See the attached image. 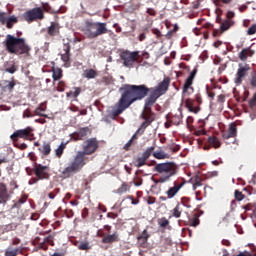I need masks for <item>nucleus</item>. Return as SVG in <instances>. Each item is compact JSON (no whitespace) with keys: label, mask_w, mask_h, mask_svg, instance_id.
<instances>
[{"label":"nucleus","mask_w":256,"mask_h":256,"mask_svg":"<svg viewBox=\"0 0 256 256\" xmlns=\"http://www.w3.org/2000/svg\"><path fill=\"white\" fill-rule=\"evenodd\" d=\"M97 149H99V140L97 138L85 140L82 144V151H78L69 165L60 171L62 177L69 179V177H73L76 173L81 172L83 167L87 165L86 155H93Z\"/></svg>","instance_id":"f257e3e1"},{"label":"nucleus","mask_w":256,"mask_h":256,"mask_svg":"<svg viewBox=\"0 0 256 256\" xmlns=\"http://www.w3.org/2000/svg\"><path fill=\"white\" fill-rule=\"evenodd\" d=\"M147 89L144 86H136L135 84H125L120 88L121 97L118 100L117 109L112 110V117H119L126 109H129L133 103L143 101L147 95Z\"/></svg>","instance_id":"f03ea898"},{"label":"nucleus","mask_w":256,"mask_h":256,"mask_svg":"<svg viewBox=\"0 0 256 256\" xmlns=\"http://www.w3.org/2000/svg\"><path fill=\"white\" fill-rule=\"evenodd\" d=\"M170 85L171 78L169 77H165L163 81L158 83V85L155 88H149L145 84L136 85V87H145L148 90L146 92V95L144 96L145 99V97H147L148 95V97L145 99L144 110H146V115L150 116L151 121H153V115H156L153 112V105L157 103V99H159V97L165 95V93L169 91Z\"/></svg>","instance_id":"7ed1b4c3"},{"label":"nucleus","mask_w":256,"mask_h":256,"mask_svg":"<svg viewBox=\"0 0 256 256\" xmlns=\"http://www.w3.org/2000/svg\"><path fill=\"white\" fill-rule=\"evenodd\" d=\"M153 171L160 175L158 178L153 179V182L156 185H163V183H169L179 173V166L174 162L158 163L154 166Z\"/></svg>","instance_id":"20e7f679"},{"label":"nucleus","mask_w":256,"mask_h":256,"mask_svg":"<svg viewBox=\"0 0 256 256\" xmlns=\"http://www.w3.org/2000/svg\"><path fill=\"white\" fill-rule=\"evenodd\" d=\"M4 45L8 53L12 55H27L31 53V47L25 42V38H17L11 34L6 36Z\"/></svg>","instance_id":"39448f33"},{"label":"nucleus","mask_w":256,"mask_h":256,"mask_svg":"<svg viewBox=\"0 0 256 256\" xmlns=\"http://www.w3.org/2000/svg\"><path fill=\"white\" fill-rule=\"evenodd\" d=\"M82 31L87 39H97V37L105 35V33H109L107 23L104 22L86 21Z\"/></svg>","instance_id":"423d86ee"},{"label":"nucleus","mask_w":256,"mask_h":256,"mask_svg":"<svg viewBox=\"0 0 256 256\" xmlns=\"http://www.w3.org/2000/svg\"><path fill=\"white\" fill-rule=\"evenodd\" d=\"M186 183L187 182L185 181V179L175 180L172 183V186L169 187L167 191H165L166 196L159 197L160 201H167L168 199H174V197H177V195H179V191H181V189L185 187Z\"/></svg>","instance_id":"0eeeda50"},{"label":"nucleus","mask_w":256,"mask_h":256,"mask_svg":"<svg viewBox=\"0 0 256 256\" xmlns=\"http://www.w3.org/2000/svg\"><path fill=\"white\" fill-rule=\"evenodd\" d=\"M11 141L17 143L19 139H24V141H33L35 139V134H33V128L28 126L25 129L16 130L11 136Z\"/></svg>","instance_id":"6e6552de"},{"label":"nucleus","mask_w":256,"mask_h":256,"mask_svg":"<svg viewBox=\"0 0 256 256\" xmlns=\"http://www.w3.org/2000/svg\"><path fill=\"white\" fill-rule=\"evenodd\" d=\"M22 17L24 21L34 23V21H43L45 19V13L41 7H35L24 12Z\"/></svg>","instance_id":"1a4fd4ad"},{"label":"nucleus","mask_w":256,"mask_h":256,"mask_svg":"<svg viewBox=\"0 0 256 256\" xmlns=\"http://www.w3.org/2000/svg\"><path fill=\"white\" fill-rule=\"evenodd\" d=\"M120 59L123 61L124 67H128V69H133L135 67V63L139 61V51H128L125 50L120 54Z\"/></svg>","instance_id":"9d476101"},{"label":"nucleus","mask_w":256,"mask_h":256,"mask_svg":"<svg viewBox=\"0 0 256 256\" xmlns=\"http://www.w3.org/2000/svg\"><path fill=\"white\" fill-rule=\"evenodd\" d=\"M249 71H251V65L247 64V62L239 63L234 83L241 85L245 81V78L249 76Z\"/></svg>","instance_id":"9b49d317"},{"label":"nucleus","mask_w":256,"mask_h":256,"mask_svg":"<svg viewBox=\"0 0 256 256\" xmlns=\"http://www.w3.org/2000/svg\"><path fill=\"white\" fill-rule=\"evenodd\" d=\"M156 114H153V119L151 120V116H147V110H143L141 114V118L144 120V123L140 125L136 133L132 136L130 140L135 141L137 139V135H143L145 133V129L155 121Z\"/></svg>","instance_id":"f8f14e48"},{"label":"nucleus","mask_w":256,"mask_h":256,"mask_svg":"<svg viewBox=\"0 0 256 256\" xmlns=\"http://www.w3.org/2000/svg\"><path fill=\"white\" fill-rule=\"evenodd\" d=\"M51 168L49 166H45L43 164L34 163V175L38 177L41 181L51 179Z\"/></svg>","instance_id":"ddd939ff"},{"label":"nucleus","mask_w":256,"mask_h":256,"mask_svg":"<svg viewBox=\"0 0 256 256\" xmlns=\"http://www.w3.org/2000/svg\"><path fill=\"white\" fill-rule=\"evenodd\" d=\"M197 75V68H194L189 76L186 78L184 85L182 87L183 95H193L195 93V88H193V81H195V77Z\"/></svg>","instance_id":"4468645a"},{"label":"nucleus","mask_w":256,"mask_h":256,"mask_svg":"<svg viewBox=\"0 0 256 256\" xmlns=\"http://www.w3.org/2000/svg\"><path fill=\"white\" fill-rule=\"evenodd\" d=\"M98 236L102 237L101 243H104L105 245H111L113 243H119L121 241V238H119V232L115 231L112 234H104L103 231H98Z\"/></svg>","instance_id":"2eb2a0df"},{"label":"nucleus","mask_w":256,"mask_h":256,"mask_svg":"<svg viewBox=\"0 0 256 256\" xmlns=\"http://www.w3.org/2000/svg\"><path fill=\"white\" fill-rule=\"evenodd\" d=\"M13 194L5 182H0V205H7Z\"/></svg>","instance_id":"dca6fc26"},{"label":"nucleus","mask_w":256,"mask_h":256,"mask_svg":"<svg viewBox=\"0 0 256 256\" xmlns=\"http://www.w3.org/2000/svg\"><path fill=\"white\" fill-rule=\"evenodd\" d=\"M153 151H155V146L148 147L143 153L142 157H138L136 159L135 167H143V165H147V159L153 155Z\"/></svg>","instance_id":"f3484780"},{"label":"nucleus","mask_w":256,"mask_h":256,"mask_svg":"<svg viewBox=\"0 0 256 256\" xmlns=\"http://www.w3.org/2000/svg\"><path fill=\"white\" fill-rule=\"evenodd\" d=\"M63 51L61 60L64 63V67H71V44L69 42L63 44Z\"/></svg>","instance_id":"a211bd4d"},{"label":"nucleus","mask_w":256,"mask_h":256,"mask_svg":"<svg viewBox=\"0 0 256 256\" xmlns=\"http://www.w3.org/2000/svg\"><path fill=\"white\" fill-rule=\"evenodd\" d=\"M91 135V129L89 127L80 128L79 131L72 134L73 141H84Z\"/></svg>","instance_id":"6ab92c4d"},{"label":"nucleus","mask_w":256,"mask_h":256,"mask_svg":"<svg viewBox=\"0 0 256 256\" xmlns=\"http://www.w3.org/2000/svg\"><path fill=\"white\" fill-rule=\"evenodd\" d=\"M149 237H151V234H149L147 229H144L142 233L137 236L139 247H141L142 249H146L147 242L149 241Z\"/></svg>","instance_id":"aec40b11"},{"label":"nucleus","mask_w":256,"mask_h":256,"mask_svg":"<svg viewBox=\"0 0 256 256\" xmlns=\"http://www.w3.org/2000/svg\"><path fill=\"white\" fill-rule=\"evenodd\" d=\"M253 55H255V50L251 49V47H247L238 53V59L245 63L247 59L253 57Z\"/></svg>","instance_id":"412c9836"},{"label":"nucleus","mask_w":256,"mask_h":256,"mask_svg":"<svg viewBox=\"0 0 256 256\" xmlns=\"http://www.w3.org/2000/svg\"><path fill=\"white\" fill-rule=\"evenodd\" d=\"M184 107L188 109L189 113L197 114L201 111V107H199V105H195V101L191 98H187L184 101Z\"/></svg>","instance_id":"4be33fe9"},{"label":"nucleus","mask_w":256,"mask_h":256,"mask_svg":"<svg viewBox=\"0 0 256 256\" xmlns=\"http://www.w3.org/2000/svg\"><path fill=\"white\" fill-rule=\"evenodd\" d=\"M237 137V124L231 123L229 125L228 131L222 133V138L224 140L231 139Z\"/></svg>","instance_id":"5701e85b"},{"label":"nucleus","mask_w":256,"mask_h":256,"mask_svg":"<svg viewBox=\"0 0 256 256\" xmlns=\"http://www.w3.org/2000/svg\"><path fill=\"white\" fill-rule=\"evenodd\" d=\"M166 119L168 121H170V123H172V125H181V123H183V112L181 110H179L178 113L169 116H166Z\"/></svg>","instance_id":"b1692460"},{"label":"nucleus","mask_w":256,"mask_h":256,"mask_svg":"<svg viewBox=\"0 0 256 256\" xmlns=\"http://www.w3.org/2000/svg\"><path fill=\"white\" fill-rule=\"evenodd\" d=\"M61 26L57 22H51L50 26L47 28V33L50 37H55L59 35Z\"/></svg>","instance_id":"393cba45"},{"label":"nucleus","mask_w":256,"mask_h":256,"mask_svg":"<svg viewBox=\"0 0 256 256\" xmlns=\"http://www.w3.org/2000/svg\"><path fill=\"white\" fill-rule=\"evenodd\" d=\"M242 209L245 210L246 214L251 217V219L256 218V206L253 204H247L242 206Z\"/></svg>","instance_id":"a878e982"},{"label":"nucleus","mask_w":256,"mask_h":256,"mask_svg":"<svg viewBox=\"0 0 256 256\" xmlns=\"http://www.w3.org/2000/svg\"><path fill=\"white\" fill-rule=\"evenodd\" d=\"M45 243H48V245H54V242H53V236H48L46 238H44L43 242H40L38 247L39 249H43L44 251H47V249H49V246L45 245Z\"/></svg>","instance_id":"bb28decb"},{"label":"nucleus","mask_w":256,"mask_h":256,"mask_svg":"<svg viewBox=\"0 0 256 256\" xmlns=\"http://www.w3.org/2000/svg\"><path fill=\"white\" fill-rule=\"evenodd\" d=\"M97 75H99V72H97V70L90 68V69H86L83 72V77L85 79H95V77H97Z\"/></svg>","instance_id":"cd10ccee"},{"label":"nucleus","mask_w":256,"mask_h":256,"mask_svg":"<svg viewBox=\"0 0 256 256\" xmlns=\"http://www.w3.org/2000/svg\"><path fill=\"white\" fill-rule=\"evenodd\" d=\"M17 23H19V18H17L15 15H12L6 19V24L4 25H6L7 29H12L14 25H17Z\"/></svg>","instance_id":"c85d7f7f"},{"label":"nucleus","mask_w":256,"mask_h":256,"mask_svg":"<svg viewBox=\"0 0 256 256\" xmlns=\"http://www.w3.org/2000/svg\"><path fill=\"white\" fill-rule=\"evenodd\" d=\"M79 95H81V87H74V91L66 93V97L68 99H74L75 101H77V97H79Z\"/></svg>","instance_id":"c756f323"},{"label":"nucleus","mask_w":256,"mask_h":256,"mask_svg":"<svg viewBox=\"0 0 256 256\" xmlns=\"http://www.w3.org/2000/svg\"><path fill=\"white\" fill-rule=\"evenodd\" d=\"M21 253H22L21 247H16V248L9 247L5 251L4 256H17V255H21Z\"/></svg>","instance_id":"7c9ffc66"},{"label":"nucleus","mask_w":256,"mask_h":256,"mask_svg":"<svg viewBox=\"0 0 256 256\" xmlns=\"http://www.w3.org/2000/svg\"><path fill=\"white\" fill-rule=\"evenodd\" d=\"M53 81H59L63 77V70L59 67L52 68Z\"/></svg>","instance_id":"2f4dec72"},{"label":"nucleus","mask_w":256,"mask_h":256,"mask_svg":"<svg viewBox=\"0 0 256 256\" xmlns=\"http://www.w3.org/2000/svg\"><path fill=\"white\" fill-rule=\"evenodd\" d=\"M208 143L211 145V147H214V149H219L221 147V141L217 136H210L208 137Z\"/></svg>","instance_id":"473e14b6"},{"label":"nucleus","mask_w":256,"mask_h":256,"mask_svg":"<svg viewBox=\"0 0 256 256\" xmlns=\"http://www.w3.org/2000/svg\"><path fill=\"white\" fill-rule=\"evenodd\" d=\"M40 153L47 157L51 153V144L49 142H44L42 148H39Z\"/></svg>","instance_id":"72a5a7b5"},{"label":"nucleus","mask_w":256,"mask_h":256,"mask_svg":"<svg viewBox=\"0 0 256 256\" xmlns=\"http://www.w3.org/2000/svg\"><path fill=\"white\" fill-rule=\"evenodd\" d=\"M47 106H45L44 103H41L39 107L35 109V115H38L39 117H46L47 119H51V117L47 116V114L41 113L42 111H46Z\"/></svg>","instance_id":"f704fd0d"},{"label":"nucleus","mask_w":256,"mask_h":256,"mask_svg":"<svg viewBox=\"0 0 256 256\" xmlns=\"http://www.w3.org/2000/svg\"><path fill=\"white\" fill-rule=\"evenodd\" d=\"M232 25H233V22H231V20H226L222 22L220 25V33H225V31H228V29H231Z\"/></svg>","instance_id":"c9c22d12"},{"label":"nucleus","mask_w":256,"mask_h":256,"mask_svg":"<svg viewBox=\"0 0 256 256\" xmlns=\"http://www.w3.org/2000/svg\"><path fill=\"white\" fill-rule=\"evenodd\" d=\"M128 190H129V184L124 182L118 189L114 191V193H116L117 195H123V193H127Z\"/></svg>","instance_id":"e433bc0d"},{"label":"nucleus","mask_w":256,"mask_h":256,"mask_svg":"<svg viewBox=\"0 0 256 256\" xmlns=\"http://www.w3.org/2000/svg\"><path fill=\"white\" fill-rule=\"evenodd\" d=\"M181 213H183V208H181V204H177L172 210V215L176 219H179V217H181Z\"/></svg>","instance_id":"4c0bfd02"},{"label":"nucleus","mask_w":256,"mask_h":256,"mask_svg":"<svg viewBox=\"0 0 256 256\" xmlns=\"http://www.w3.org/2000/svg\"><path fill=\"white\" fill-rule=\"evenodd\" d=\"M65 147H67V144L61 143V145L55 150V155L56 157H58V159H61V157L63 156Z\"/></svg>","instance_id":"58836bf2"},{"label":"nucleus","mask_w":256,"mask_h":256,"mask_svg":"<svg viewBox=\"0 0 256 256\" xmlns=\"http://www.w3.org/2000/svg\"><path fill=\"white\" fill-rule=\"evenodd\" d=\"M158 225L159 227H162V229H167V227H169V219L166 217L159 218Z\"/></svg>","instance_id":"ea45409f"},{"label":"nucleus","mask_w":256,"mask_h":256,"mask_svg":"<svg viewBox=\"0 0 256 256\" xmlns=\"http://www.w3.org/2000/svg\"><path fill=\"white\" fill-rule=\"evenodd\" d=\"M9 187L8 188L10 190V192L12 193V195L15 193V190L16 189H19V184L17 183V180L15 179H12L10 182H9Z\"/></svg>","instance_id":"a19ab883"},{"label":"nucleus","mask_w":256,"mask_h":256,"mask_svg":"<svg viewBox=\"0 0 256 256\" xmlns=\"http://www.w3.org/2000/svg\"><path fill=\"white\" fill-rule=\"evenodd\" d=\"M152 155L155 159H167L169 157V155L165 154L163 151L152 152Z\"/></svg>","instance_id":"79ce46f5"},{"label":"nucleus","mask_w":256,"mask_h":256,"mask_svg":"<svg viewBox=\"0 0 256 256\" xmlns=\"http://www.w3.org/2000/svg\"><path fill=\"white\" fill-rule=\"evenodd\" d=\"M23 203H27V195H22L21 198L16 203H14L13 207L15 209H19Z\"/></svg>","instance_id":"37998d69"},{"label":"nucleus","mask_w":256,"mask_h":256,"mask_svg":"<svg viewBox=\"0 0 256 256\" xmlns=\"http://www.w3.org/2000/svg\"><path fill=\"white\" fill-rule=\"evenodd\" d=\"M78 249L80 251H89V249H91V245L89 244V242H81L78 245Z\"/></svg>","instance_id":"c03bdc74"},{"label":"nucleus","mask_w":256,"mask_h":256,"mask_svg":"<svg viewBox=\"0 0 256 256\" xmlns=\"http://www.w3.org/2000/svg\"><path fill=\"white\" fill-rule=\"evenodd\" d=\"M233 0H214L216 7H223V5H229Z\"/></svg>","instance_id":"a18cd8bd"},{"label":"nucleus","mask_w":256,"mask_h":256,"mask_svg":"<svg viewBox=\"0 0 256 256\" xmlns=\"http://www.w3.org/2000/svg\"><path fill=\"white\" fill-rule=\"evenodd\" d=\"M201 178L199 176L195 177L194 183H193V190L196 191L197 187H201V185H203V183H201Z\"/></svg>","instance_id":"49530a36"},{"label":"nucleus","mask_w":256,"mask_h":256,"mask_svg":"<svg viewBox=\"0 0 256 256\" xmlns=\"http://www.w3.org/2000/svg\"><path fill=\"white\" fill-rule=\"evenodd\" d=\"M234 196H235L236 201H243V199H245V195H243V192H241L239 190H235Z\"/></svg>","instance_id":"de8ad7c7"},{"label":"nucleus","mask_w":256,"mask_h":256,"mask_svg":"<svg viewBox=\"0 0 256 256\" xmlns=\"http://www.w3.org/2000/svg\"><path fill=\"white\" fill-rule=\"evenodd\" d=\"M7 13L0 12V23L1 25H5L7 23Z\"/></svg>","instance_id":"09e8293b"},{"label":"nucleus","mask_w":256,"mask_h":256,"mask_svg":"<svg viewBox=\"0 0 256 256\" xmlns=\"http://www.w3.org/2000/svg\"><path fill=\"white\" fill-rule=\"evenodd\" d=\"M65 82L60 81L58 82V85L56 87L57 91H59L60 93H63L65 91Z\"/></svg>","instance_id":"8fccbe9b"},{"label":"nucleus","mask_w":256,"mask_h":256,"mask_svg":"<svg viewBox=\"0 0 256 256\" xmlns=\"http://www.w3.org/2000/svg\"><path fill=\"white\" fill-rule=\"evenodd\" d=\"M181 203L182 205H184V207H191V199L190 198H187V197H183L181 199Z\"/></svg>","instance_id":"3c124183"},{"label":"nucleus","mask_w":256,"mask_h":256,"mask_svg":"<svg viewBox=\"0 0 256 256\" xmlns=\"http://www.w3.org/2000/svg\"><path fill=\"white\" fill-rule=\"evenodd\" d=\"M6 83L8 84L5 86V89L8 91H13V89H15V81H6Z\"/></svg>","instance_id":"603ef678"},{"label":"nucleus","mask_w":256,"mask_h":256,"mask_svg":"<svg viewBox=\"0 0 256 256\" xmlns=\"http://www.w3.org/2000/svg\"><path fill=\"white\" fill-rule=\"evenodd\" d=\"M157 199L153 196H149L147 199H146V203L148 205H155Z\"/></svg>","instance_id":"864d4df0"},{"label":"nucleus","mask_w":256,"mask_h":256,"mask_svg":"<svg viewBox=\"0 0 256 256\" xmlns=\"http://www.w3.org/2000/svg\"><path fill=\"white\" fill-rule=\"evenodd\" d=\"M256 33V24H253L248 30L247 35H255Z\"/></svg>","instance_id":"5fc2aeb1"},{"label":"nucleus","mask_w":256,"mask_h":256,"mask_svg":"<svg viewBox=\"0 0 256 256\" xmlns=\"http://www.w3.org/2000/svg\"><path fill=\"white\" fill-rule=\"evenodd\" d=\"M190 223L192 227H197V225H199L200 223L199 217L195 216L193 219L190 220Z\"/></svg>","instance_id":"6e6d98bb"},{"label":"nucleus","mask_w":256,"mask_h":256,"mask_svg":"<svg viewBox=\"0 0 256 256\" xmlns=\"http://www.w3.org/2000/svg\"><path fill=\"white\" fill-rule=\"evenodd\" d=\"M132 145H135V141L130 139L124 146L125 151H129Z\"/></svg>","instance_id":"4d7b16f0"},{"label":"nucleus","mask_w":256,"mask_h":256,"mask_svg":"<svg viewBox=\"0 0 256 256\" xmlns=\"http://www.w3.org/2000/svg\"><path fill=\"white\" fill-rule=\"evenodd\" d=\"M250 85L252 87H256V72H254L251 76V79H250Z\"/></svg>","instance_id":"13d9d810"},{"label":"nucleus","mask_w":256,"mask_h":256,"mask_svg":"<svg viewBox=\"0 0 256 256\" xmlns=\"http://www.w3.org/2000/svg\"><path fill=\"white\" fill-rule=\"evenodd\" d=\"M134 185H135V187H141V185H143V179L135 178L134 179Z\"/></svg>","instance_id":"bf43d9fd"},{"label":"nucleus","mask_w":256,"mask_h":256,"mask_svg":"<svg viewBox=\"0 0 256 256\" xmlns=\"http://www.w3.org/2000/svg\"><path fill=\"white\" fill-rule=\"evenodd\" d=\"M179 149H181L180 145H172V146H170V151H172V153H177V151H179Z\"/></svg>","instance_id":"052dcab7"},{"label":"nucleus","mask_w":256,"mask_h":256,"mask_svg":"<svg viewBox=\"0 0 256 256\" xmlns=\"http://www.w3.org/2000/svg\"><path fill=\"white\" fill-rule=\"evenodd\" d=\"M25 171H26L27 175L31 176V175H33V173H35V166H33V168L26 167Z\"/></svg>","instance_id":"680f3d73"},{"label":"nucleus","mask_w":256,"mask_h":256,"mask_svg":"<svg viewBox=\"0 0 256 256\" xmlns=\"http://www.w3.org/2000/svg\"><path fill=\"white\" fill-rule=\"evenodd\" d=\"M57 193H59V189H55L53 192H50L48 194L49 199H54L56 197Z\"/></svg>","instance_id":"e2e57ef3"},{"label":"nucleus","mask_w":256,"mask_h":256,"mask_svg":"<svg viewBox=\"0 0 256 256\" xmlns=\"http://www.w3.org/2000/svg\"><path fill=\"white\" fill-rule=\"evenodd\" d=\"M15 147H17L18 149H21V151H25V149H27V144L25 143H21V144H15Z\"/></svg>","instance_id":"0e129e2a"},{"label":"nucleus","mask_w":256,"mask_h":256,"mask_svg":"<svg viewBox=\"0 0 256 256\" xmlns=\"http://www.w3.org/2000/svg\"><path fill=\"white\" fill-rule=\"evenodd\" d=\"M127 199H130L132 205H139V199H135L133 196H128Z\"/></svg>","instance_id":"69168bd1"},{"label":"nucleus","mask_w":256,"mask_h":256,"mask_svg":"<svg viewBox=\"0 0 256 256\" xmlns=\"http://www.w3.org/2000/svg\"><path fill=\"white\" fill-rule=\"evenodd\" d=\"M195 103H197L198 105H201V103H203V99L201 98V95L200 94H197L195 96Z\"/></svg>","instance_id":"338daca9"},{"label":"nucleus","mask_w":256,"mask_h":256,"mask_svg":"<svg viewBox=\"0 0 256 256\" xmlns=\"http://www.w3.org/2000/svg\"><path fill=\"white\" fill-rule=\"evenodd\" d=\"M146 13H148V15H151L152 17H155V15H157V12L153 8H148Z\"/></svg>","instance_id":"774afa93"}]
</instances>
